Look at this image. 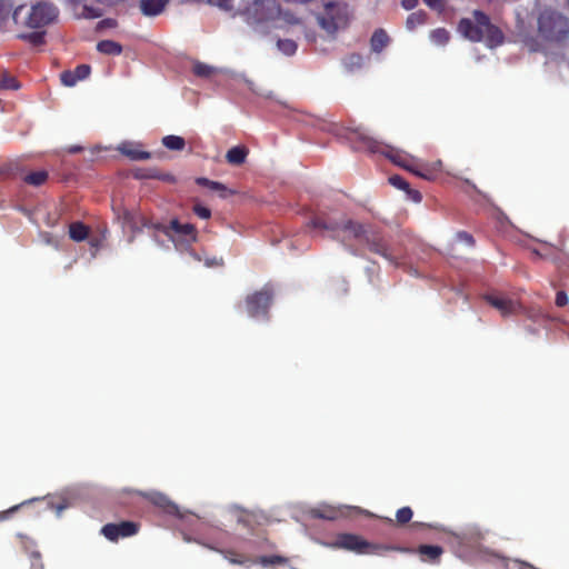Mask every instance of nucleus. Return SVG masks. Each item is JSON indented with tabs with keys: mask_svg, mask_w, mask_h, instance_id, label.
Masks as SVG:
<instances>
[{
	"mask_svg": "<svg viewBox=\"0 0 569 569\" xmlns=\"http://www.w3.org/2000/svg\"><path fill=\"white\" fill-rule=\"evenodd\" d=\"M126 223H131V216L129 213L124 214Z\"/></svg>",
	"mask_w": 569,
	"mask_h": 569,
	"instance_id": "obj_50",
	"label": "nucleus"
},
{
	"mask_svg": "<svg viewBox=\"0 0 569 569\" xmlns=\"http://www.w3.org/2000/svg\"><path fill=\"white\" fill-rule=\"evenodd\" d=\"M425 23V13L423 12H413L411 13L408 18H407V21H406V27L408 30L412 31L415 30L417 27L421 26Z\"/></svg>",
	"mask_w": 569,
	"mask_h": 569,
	"instance_id": "obj_29",
	"label": "nucleus"
},
{
	"mask_svg": "<svg viewBox=\"0 0 569 569\" xmlns=\"http://www.w3.org/2000/svg\"><path fill=\"white\" fill-rule=\"evenodd\" d=\"M18 81L10 77L8 73H2L0 76V89H18Z\"/></svg>",
	"mask_w": 569,
	"mask_h": 569,
	"instance_id": "obj_34",
	"label": "nucleus"
},
{
	"mask_svg": "<svg viewBox=\"0 0 569 569\" xmlns=\"http://www.w3.org/2000/svg\"><path fill=\"white\" fill-rule=\"evenodd\" d=\"M192 71L196 76L200 78L210 79L222 72V69L216 68L213 66L196 61L192 64Z\"/></svg>",
	"mask_w": 569,
	"mask_h": 569,
	"instance_id": "obj_20",
	"label": "nucleus"
},
{
	"mask_svg": "<svg viewBox=\"0 0 569 569\" xmlns=\"http://www.w3.org/2000/svg\"><path fill=\"white\" fill-rule=\"evenodd\" d=\"M313 0H254L248 8L247 17L251 24L271 22L274 28H286L306 19L311 11Z\"/></svg>",
	"mask_w": 569,
	"mask_h": 569,
	"instance_id": "obj_1",
	"label": "nucleus"
},
{
	"mask_svg": "<svg viewBox=\"0 0 569 569\" xmlns=\"http://www.w3.org/2000/svg\"><path fill=\"white\" fill-rule=\"evenodd\" d=\"M47 172L46 171H37L28 174L26 177V181L33 186H40L47 180Z\"/></svg>",
	"mask_w": 569,
	"mask_h": 569,
	"instance_id": "obj_33",
	"label": "nucleus"
},
{
	"mask_svg": "<svg viewBox=\"0 0 569 569\" xmlns=\"http://www.w3.org/2000/svg\"><path fill=\"white\" fill-rule=\"evenodd\" d=\"M19 38L27 39L34 44H39L42 42L43 36L41 32H31L28 34L21 33V34H19Z\"/></svg>",
	"mask_w": 569,
	"mask_h": 569,
	"instance_id": "obj_37",
	"label": "nucleus"
},
{
	"mask_svg": "<svg viewBox=\"0 0 569 569\" xmlns=\"http://www.w3.org/2000/svg\"><path fill=\"white\" fill-rule=\"evenodd\" d=\"M162 144L170 150L180 151L184 149L186 141L182 137L170 134L162 138Z\"/></svg>",
	"mask_w": 569,
	"mask_h": 569,
	"instance_id": "obj_26",
	"label": "nucleus"
},
{
	"mask_svg": "<svg viewBox=\"0 0 569 569\" xmlns=\"http://www.w3.org/2000/svg\"><path fill=\"white\" fill-rule=\"evenodd\" d=\"M17 6L13 0H0V31L8 32L12 30Z\"/></svg>",
	"mask_w": 569,
	"mask_h": 569,
	"instance_id": "obj_13",
	"label": "nucleus"
},
{
	"mask_svg": "<svg viewBox=\"0 0 569 569\" xmlns=\"http://www.w3.org/2000/svg\"><path fill=\"white\" fill-rule=\"evenodd\" d=\"M458 239L460 241L466 242L469 246H471L473 243L472 237L470 234L466 233V232H459L458 233Z\"/></svg>",
	"mask_w": 569,
	"mask_h": 569,
	"instance_id": "obj_44",
	"label": "nucleus"
},
{
	"mask_svg": "<svg viewBox=\"0 0 569 569\" xmlns=\"http://www.w3.org/2000/svg\"><path fill=\"white\" fill-rule=\"evenodd\" d=\"M459 33L470 41H483L489 48L502 42L501 31L489 22L487 16L473 11L469 18H463L458 26Z\"/></svg>",
	"mask_w": 569,
	"mask_h": 569,
	"instance_id": "obj_4",
	"label": "nucleus"
},
{
	"mask_svg": "<svg viewBox=\"0 0 569 569\" xmlns=\"http://www.w3.org/2000/svg\"><path fill=\"white\" fill-rule=\"evenodd\" d=\"M356 132L360 139H362L363 141H367L368 149L371 152H381L397 166L405 168L406 170L415 173L418 177H421L427 180H431L430 169L426 168V172L418 170V166H417L418 160L416 158H413L405 152L398 151V150L382 149L380 146H378L377 142L372 141L369 137H367V134L363 131H361L360 129H357Z\"/></svg>",
	"mask_w": 569,
	"mask_h": 569,
	"instance_id": "obj_7",
	"label": "nucleus"
},
{
	"mask_svg": "<svg viewBox=\"0 0 569 569\" xmlns=\"http://www.w3.org/2000/svg\"><path fill=\"white\" fill-rule=\"evenodd\" d=\"M208 2L226 11L233 8V0H208Z\"/></svg>",
	"mask_w": 569,
	"mask_h": 569,
	"instance_id": "obj_38",
	"label": "nucleus"
},
{
	"mask_svg": "<svg viewBox=\"0 0 569 569\" xmlns=\"http://www.w3.org/2000/svg\"><path fill=\"white\" fill-rule=\"evenodd\" d=\"M248 153L249 150L244 146H236L228 150L226 159L230 164L240 166L246 161Z\"/></svg>",
	"mask_w": 569,
	"mask_h": 569,
	"instance_id": "obj_19",
	"label": "nucleus"
},
{
	"mask_svg": "<svg viewBox=\"0 0 569 569\" xmlns=\"http://www.w3.org/2000/svg\"><path fill=\"white\" fill-rule=\"evenodd\" d=\"M441 161H435V162H422L418 160V170H421L422 172H426V168L430 169L431 179L435 178V174L440 171L441 169Z\"/></svg>",
	"mask_w": 569,
	"mask_h": 569,
	"instance_id": "obj_32",
	"label": "nucleus"
},
{
	"mask_svg": "<svg viewBox=\"0 0 569 569\" xmlns=\"http://www.w3.org/2000/svg\"><path fill=\"white\" fill-rule=\"evenodd\" d=\"M431 9L442 10L446 0H423Z\"/></svg>",
	"mask_w": 569,
	"mask_h": 569,
	"instance_id": "obj_42",
	"label": "nucleus"
},
{
	"mask_svg": "<svg viewBox=\"0 0 569 569\" xmlns=\"http://www.w3.org/2000/svg\"><path fill=\"white\" fill-rule=\"evenodd\" d=\"M194 213L200 217L201 219H209L210 216H211V212L208 208L206 207H202L200 204H196L194 208Z\"/></svg>",
	"mask_w": 569,
	"mask_h": 569,
	"instance_id": "obj_40",
	"label": "nucleus"
},
{
	"mask_svg": "<svg viewBox=\"0 0 569 569\" xmlns=\"http://www.w3.org/2000/svg\"><path fill=\"white\" fill-rule=\"evenodd\" d=\"M58 18V9L48 2L32 6L18 4L13 16L18 29H42L53 23Z\"/></svg>",
	"mask_w": 569,
	"mask_h": 569,
	"instance_id": "obj_5",
	"label": "nucleus"
},
{
	"mask_svg": "<svg viewBox=\"0 0 569 569\" xmlns=\"http://www.w3.org/2000/svg\"><path fill=\"white\" fill-rule=\"evenodd\" d=\"M90 73V67L87 64L79 66L74 71H64L61 74V82L66 87H73L78 81L86 79Z\"/></svg>",
	"mask_w": 569,
	"mask_h": 569,
	"instance_id": "obj_17",
	"label": "nucleus"
},
{
	"mask_svg": "<svg viewBox=\"0 0 569 569\" xmlns=\"http://www.w3.org/2000/svg\"><path fill=\"white\" fill-rule=\"evenodd\" d=\"M345 64L349 69L359 68L362 66V58L358 54H352L345 60Z\"/></svg>",
	"mask_w": 569,
	"mask_h": 569,
	"instance_id": "obj_36",
	"label": "nucleus"
},
{
	"mask_svg": "<svg viewBox=\"0 0 569 569\" xmlns=\"http://www.w3.org/2000/svg\"><path fill=\"white\" fill-rule=\"evenodd\" d=\"M220 263H221V260H219V261H218V260H216V259H214V260H210V261H209V260H208V261H206V264H207L208 267H210V266H212V264H220Z\"/></svg>",
	"mask_w": 569,
	"mask_h": 569,
	"instance_id": "obj_49",
	"label": "nucleus"
},
{
	"mask_svg": "<svg viewBox=\"0 0 569 569\" xmlns=\"http://www.w3.org/2000/svg\"><path fill=\"white\" fill-rule=\"evenodd\" d=\"M42 237H43V241L47 244H50V246H53L54 248H58V241L51 234L46 233Z\"/></svg>",
	"mask_w": 569,
	"mask_h": 569,
	"instance_id": "obj_46",
	"label": "nucleus"
},
{
	"mask_svg": "<svg viewBox=\"0 0 569 569\" xmlns=\"http://www.w3.org/2000/svg\"><path fill=\"white\" fill-rule=\"evenodd\" d=\"M197 182L210 188L211 190L219 191L221 192V197H226L227 188L222 183L208 180L207 178H199Z\"/></svg>",
	"mask_w": 569,
	"mask_h": 569,
	"instance_id": "obj_31",
	"label": "nucleus"
},
{
	"mask_svg": "<svg viewBox=\"0 0 569 569\" xmlns=\"http://www.w3.org/2000/svg\"><path fill=\"white\" fill-rule=\"evenodd\" d=\"M390 183L401 190H407L409 184L400 177V176H392L389 179Z\"/></svg>",
	"mask_w": 569,
	"mask_h": 569,
	"instance_id": "obj_39",
	"label": "nucleus"
},
{
	"mask_svg": "<svg viewBox=\"0 0 569 569\" xmlns=\"http://www.w3.org/2000/svg\"><path fill=\"white\" fill-rule=\"evenodd\" d=\"M418 4V0H402L401 6L406 10H411Z\"/></svg>",
	"mask_w": 569,
	"mask_h": 569,
	"instance_id": "obj_45",
	"label": "nucleus"
},
{
	"mask_svg": "<svg viewBox=\"0 0 569 569\" xmlns=\"http://www.w3.org/2000/svg\"><path fill=\"white\" fill-rule=\"evenodd\" d=\"M169 0H139V8L146 17H157L161 14Z\"/></svg>",
	"mask_w": 569,
	"mask_h": 569,
	"instance_id": "obj_16",
	"label": "nucleus"
},
{
	"mask_svg": "<svg viewBox=\"0 0 569 569\" xmlns=\"http://www.w3.org/2000/svg\"><path fill=\"white\" fill-rule=\"evenodd\" d=\"M331 548H340L349 551H355L358 553H380L383 550H399L401 552H407L408 549L405 548H392V547H383V546H372L359 536L343 533L337 537V539L328 545Z\"/></svg>",
	"mask_w": 569,
	"mask_h": 569,
	"instance_id": "obj_9",
	"label": "nucleus"
},
{
	"mask_svg": "<svg viewBox=\"0 0 569 569\" xmlns=\"http://www.w3.org/2000/svg\"><path fill=\"white\" fill-rule=\"evenodd\" d=\"M278 48L286 56H292L297 51V43L293 40L283 39L278 41Z\"/></svg>",
	"mask_w": 569,
	"mask_h": 569,
	"instance_id": "obj_30",
	"label": "nucleus"
},
{
	"mask_svg": "<svg viewBox=\"0 0 569 569\" xmlns=\"http://www.w3.org/2000/svg\"><path fill=\"white\" fill-rule=\"evenodd\" d=\"M31 501H32V500L24 501V502H22L21 505L13 506L12 508H10V509H8V510H6V511L1 512V513H0V520H6V519H8V518H9V516H10L11 513H13L14 511H17V510L22 506V505L29 503V502H31Z\"/></svg>",
	"mask_w": 569,
	"mask_h": 569,
	"instance_id": "obj_41",
	"label": "nucleus"
},
{
	"mask_svg": "<svg viewBox=\"0 0 569 569\" xmlns=\"http://www.w3.org/2000/svg\"><path fill=\"white\" fill-rule=\"evenodd\" d=\"M310 227L330 231L333 238L341 237L342 240L346 238H355L366 243L372 251L381 254L391 263L397 262L398 257L388 249L382 242V239L365 226L353 223L352 221H342L341 223L326 222L321 218H315L310 221Z\"/></svg>",
	"mask_w": 569,
	"mask_h": 569,
	"instance_id": "obj_2",
	"label": "nucleus"
},
{
	"mask_svg": "<svg viewBox=\"0 0 569 569\" xmlns=\"http://www.w3.org/2000/svg\"><path fill=\"white\" fill-rule=\"evenodd\" d=\"M210 548L221 553L223 558L227 559L232 565H242L249 567L252 563H260L263 567H269L278 563H283L286 561L282 557L279 556H262L259 557L257 560H252L230 549H218L213 547Z\"/></svg>",
	"mask_w": 569,
	"mask_h": 569,
	"instance_id": "obj_10",
	"label": "nucleus"
},
{
	"mask_svg": "<svg viewBox=\"0 0 569 569\" xmlns=\"http://www.w3.org/2000/svg\"><path fill=\"white\" fill-rule=\"evenodd\" d=\"M429 37L436 46H445L449 41V32L442 28L432 30Z\"/></svg>",
	"mask_w": 569,
	"mask_h": 569,
	"instance_id": "obj_27",
	"label": "nucleus"
},
{
	"mask_svg": "<svg viewBox=\"0 0 569 569\" xmlns=\"http://www.w3.org/2000/svg\"><path fill=\"white\" fill-rule=\"evenodd\" d=\"M539 38L551 46H559L563 56L569 57V19L561 12L542 9L537 18Z\"/></svg>",
	"mask_w": 569,
	"mask_h": 569,
	"instance_id": "obj_3",
	"label": "nucleus"
},
{
	"mask_svg": "<svg viewBox=\"0 0 569 569\" xmlns=\"http://www.w3.org/2000/svg\"><path fill=\"white\" fill-rule=\"evenodd\" d=\"M89 229L81 222H73L69 227V236L73 241L80 242L87 239Z\"/></svg>",
	"mask_w": 569,
	"mask_h": 569,
	"instance_id": "obj_22",
	"label": "nucleus"
},
{
	"mask_svg": "<svg viewBox=\"0 0 569 569\" xmlns=\"http://www.w3.org/2000/svg\"><path fill=\"white\" fill-rule=\"evenodd\" d=\"M221 73H223L230 80L244 82L252 92L263 94L254 87V83L251 80H249L243 73L227 69H222Z\"/></svg>",
	"mask_w": 569,
	"mask_h": 569,
	"instance_id": "obj_23",
	"label": "nucleus"
},
{
	"mask_svg": "<svg viewBox=\"0 0 569 569\" xmlns=\"http://www.w3.org/2000/svg\"><path fill=\"white\" fill-rule=\"evenodd\" d=\"M69 506L68 502L61 503L56 507L57 516H60L61 512Z\"/></svg>",
	"mask_w": 569,
	"mask_h": 569,
	"instance_id": "obj_47",
	"label": "nucleus"
},
{
	"mask_svg": "<svg viewBox=\"0 0 569 569\" xmlns=\"http://www.w3.org/2000/svg\"><path fill=\"white\" fill-rule=\"evenodd\" d=\"M486 300L505 317L515 313L519 308L517 302L501 296L488 295Z\"/></svg>",
	"mask_w": 569,
	"mask_h": 569,
	"instance_id": "obj_14",
	"label": "nucleus"
},
{
	"mask_svg": "<svg viewBox=\"0 0 569 569\" xmlns=\"http://www.w3.org/2000/svg\"><path fill=\"white\" fill-rule=\"evenodd\" d=\"M102 535L110 541H117L119 538H127L138 532V526L131 521L121 523H108L101 529Z\"/></svg>",
	"mask_w": 569,
	"mask_h": 569,
	"instance_id": "obj_12",
	"label": "nucleus"
},
{
	"mask_svg": "<svg viewBox=\"0 0 569 569\" xmlns=\"http://www.w3.org/2000/svg\"><path fill=\"white\" fill-rule=\"evenodd\" d=\"M147 499H149L154 506L163 509L166 512L176 515L180 518H183V513L180 511L179 507L171 502L164 495L160 492H149L146 493Z\"/></svg>",
	"mask_w": 569,
	"mask_h": 569,
	"instance_id": "obj_15",
	"label": "nucleus"
},
{
	"mask_svg": "<svg viewBox=\"0 0 569 569\" xmlns=\"http://www.w3.org/2000/svg\"><path fill=\"white\" fill-rule=\"evenodd\" d=\"M78 150H79V148H78V147H73V148L71 149V151H72V152H76V151H78Z\"/></svg>",
	"mask_w": 569,
	"mask_h": 569,
	"instance_id": "obj_52",
	"label": "nucleus"
},
{
	"mask_svg": "<svg viewBox=\"0 0 569 569\" xmlns=\"http://www.w3.org/2000/svg\"><path fill=\"white\" fill-rule=\"evenodd\" d=\"M389 42V38L383 30H377L371 38V49L380 52Z\"/></svg>",
	"mask_w": 569,
	"mask_h": 569,
	"instance_id": "obj_25",
	"label": "nucleus"
},
{
	"mask_svg": "<svg viewBox=\"0 0 569 569\" xmlns=\"http://www.w3.org/2000/svg\"><path fill=\"white\" fill-rule=\"evenodd\" d=\"M99 52L110 56H118L122 52V47L112 40H103L97 44Z\"/></svg>",
	"mask_w": 569,
	"mask_h": 569,
	"instance_id": "obj_24",
	"label": "nucleus"
},
{
	"mask_svg": "<svg viewBox=\"0 0 569 569\" xmlns=\"http://www.w3.org/2000/svg\"><path fill=\"white\" fill-rule=\"evenodd\" d=\"M419 552L430 560H437L442 553V548L438 546H421Z\"/></svg>",
	"mask_w": 569,
	"mask_h": 569,
	"instance_id": "obj_28",
	"label": "nucleus"
},
{
	"mask_svg": "<svg viewBox=\"0 0 569 569\" xmlns=\"http://www.w3.org/2000/svg\"><path fill=\"white\" fill-rule=\"evenodd\" d=\"M340 513L341 512L339 509L328 505H320L311 510V515L313 517L327 520L337 519L340 516Z\"/></svg>",
	"mask_w": 569,
	"mask_h": 569,
	"instance_id": "obj_21",
	"label": "nucleus"
},
{
	"mask_svg": "<svg viewBox=\"0 0 569 569\" xmlns=\"http://www.w3.org/2000/svg\"><path fill=\"white\" fill-rule=\"evenodd\" d=\"M517 569H531V567H527V566H525V565L522 563V565H520V566H519V568H517Z\"/></svg>",
	"mask_w": 569,
	"mask_h": 569,
	"instance_id": "obj_51",
	"label": "nucleus"
},
{
	"mask_svg": "<svg viewBox=\"0 0 569 569\" xmlns=\"http://www.w3.org/2000/svg\"><path fill=\"white\" fill-rule=\"evenodd\" d=\"M118 150L129 157L131 160H147L150 153L139 149V146L132 142H123L118 147Z\"/></svg>",
	"mask_w": 569,
	"mask_h": 569,
	"instance_id": "obj_18",
	"label": "nucleus"
},
{
	"mask_svg": "<svg viewBox=\"0 0 569 569\" xmlns=\"http://www.w3.org/2000/svg\"><path fill=\"white\" fill-rule=\"evenodd\" d=\"M271 302V292L268 288L247 297L246 306L251 318L263 319Z\"/></svg>",
	"mask_w": 569,
	"mask_h": 569,
	"instance_id": "obj_11",
	"label": "nucleus"
},
{
	"mask_svg": "<svg viewBox=\"0 0 569 569\" xmlns=\"http://www.w3.org/2000/svg\"><path fill=\"white\" fill-rule=\"evenodd\" d=\"M568 302V297L565 292L560 291L557 293V297H556V303L557 306L559 307H563L566 306Z\"/></svg>",
	"mask_w": 569,
	"mask_h": 569,
	"instance_id": "obj_43",
	"label": "nucleus"
},
{
	"mask_svg": "<svg viewBox=\"0 0 569 569\" xmlns=\"http://www.w3.org/2000/svg\"><path fill=\"white\" fill-rule=\"evenodd\" d=\"M412 518V510L409 507H403L397 511V520L400 523H406Z\"/></svg>",
	"mask_w": 569,
	"mask_h": 569,
	"instance_id": "obj_35",
	"label": "nucleus"
},
{
	"mask_svg": "<svg viewBox=\"0 0 569 569\" xmlns=\"http://www.w3.org/2000/svg\"><path fill=\"white\" fill-rule=\"evenodd\" d=\"M90 244L92 248L98 249L101 244V241L98 239H92V240H90Z\"/></svg>",
	"mask_w": 569,
	"mask_h": 569,
	"instance_id": "obj_48",
	"label": "nucleus"
},
{
	"mask_svg": "<svg viewBox=\"0 0 569 569\" xmlns=\"http://www.w3.org/2000/svg\"><path fill=\"white\" fill-rule=\"evenodd\" d=\"M143 226L150 227L156 231L163 232L179 251L189 249V247L197 240L194 227L190 223H181L177 219L171 220L169 226L149 223L148 221H144Z\"/></svg>",
	"mask_w": 569,
	"mask_h": 569,
	"instance_id": "obj_6",
	"label": "nucleus"
},
{
	"mask_svg": "<svg viewBox=\"0 0 569 569\" xmlns=\"http://www.w3.org/2000/svg\"><path fill=\"white\" fill-rule=\"evenodd\" d=\"M317 20L327 33L333 34L347 23V7L340 2H327L323 12L317 16Z\"/></svg>",
	"mask_w": 569,
	"mask_h": 569,
	"instance_id": "obj_8",
	"label": "nucleus"
}]
</instances>
